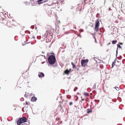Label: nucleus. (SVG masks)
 <instances>
[{
    "label": "nucleus",
    "instance_id": "nucleus-60",
    "mask_svg": "<svg viewBox=\"0 0 125 125\" xmlns=\"http://www.w3.org/2000/svg\"><path fill=\"white\" fill-rule=\"evenodd\" d=\"M102 62H103V63H105V62H103V61H102Z\"/></svg>",
    "mask_w": 125,
    "mask_h": 125
},
{
    "label": "nucleus",
    "instance_id": "nucleus-63",
    "mask_svg": "<svg viewBox=\"0 0 125 125\" xmlns=\"http://www.w3.org/2000/svg\"><path fill=\"white\" fill-rule=\"evenodd\" d=\"M35 29H37V27H35Z\"/></svg>",
    "mask_w": 125,
    "mask_h": 125
},
{
    "label": "nucleus",
    "instance_id": "nucleus-38",
    "mask_svg": "<svg viewBox=\"0 0 125 125\" xmlns=\"http://www.w3.org/2000/svg\"><path fill=\"white\" fill-rule=\"evenodd\" d=\"M117 62H118L119 63L118 64L119 65H120V63L119 62V61L117 60Z\"/></svg>",
    "mask_w": 125,
    "mask_h": 125
},
{
    "label": "nucleus",
    "instance_id": "nucleus-36",
    "mask_svg": "<svg viewBox=\"0 0 125 125\" xmlns=\"http://www.w3.org/2000/svg\"><path fill=\"white\" fill-rule=\"evenodd\" d=\"M21 33V32H20V33H21V34L22 35V36H24V35H25V34H24H24H22Z\"/></svg>",
    "mask_w": 125,
    "mask_h": 125
},
{
    "label": "nucleus",
    "instance_id": "nucleus-37",
    "mask_svg": "<svg viewBox=\"0 0 125 125\" xmlns=\"http://www.w3.org/2000/svg\"><path fill=\"white\" fill-rule=\"evenodd\" d=\"M123 43L122 42H119V44L120 45H122L123 44Z\"/></svg>",
    "mask_w": 125,
    "mask_h": 125
},
{
    "label": "nucleus",
    "instance_id": "nucleus-28",
    "mask_svg": "<svg viewBox=\"0 0 125 125\" xmlns=\"http://www.w3.org/2000/svg\"><path fill=\"white\" fill-rule=\"evenodd\" d=\"M100 14L99 13H97L96 15V17H98V16H99Z\"/></svg>",
    "mask_w": 125,
    "mask_h": 125
},
{
    "label": "nucleus",
    "instance_id": "nucleus-20",
    "mask_svg": "<svg viewBox=\"0 0 125 125\" xmlns=\"http://www.w3.org/2000/svg\"><path fill=\"white\" fill-rule=\"evenodd\" d=\"M27 32H28L29 34H30V31H28V30L25 31L24 32H25V33H26Z\"/></svg>",
    "mask_w": 125,
    "mask_h": 125
},
{
    "label": "nucleus",
    "instance_id": "nucleus-33",
    "mask_svg": "<svg viewBox=\"0 0 125 125\" xmlns=\"http://www.w3.org/2000/svg\"><path fill=\"white\" fill-rule=\"evenodd\" d=\"M47 1H48V0H45L44 1H42L43 3L44 2H47Z\"/></svg>",
    "mask_w": 125,
    "mask_h": 125
},
{
    "label": "nucleus",
    "instance_id": "nucleus-39",
    "mask_svg": "<svg viewBox=\"0 0 125 125\" xmlns=\"http://www.w3.org/2000/svg\"><path fill=\"white\" fill-rule=\"evenodd\" d=\"M22 125H28L26 123H24L23 124H22Z\"/></svg>",
    "mask_w": 125,
    "mask_h": 125
},
{
    "label": "nucleus",
    "instance_id": "nucleus-52",
    "mask_svg": "<svg viewBox=\"0 0 125 125\" xmlns=\"http://www.w3.org/2000/svg\"><path fill=\"white\" fill-rule=\"evenodd\" d=\"M24 96L25 97H26V96L27 97L26 95L25 94Z\"/></svg>",
    "mask_w": 125,
    "mask_h": 125
},
{
    "label": "nucleus",
    "instance_id": "nucleus-51",
    "mask_svg": "<svg viewBox=\"0 0 125 125\" xmlns=\"http://www.w3.org/2000/svg\"><path fill=\"white\" fill-rule=\"evenodd\" d=\"M83 29H82V31H81V32H83Z\"/></svg>",
    "mask_w": 125,
    "mask_h": 125
},
{
    "label": "nucleus",
    "instance_id": "nucleus-50",
    "mask_svg": "<svg viewBox=\"0 0 125 125\" xmlns=\"http://www.w3.org/2000/svg\"><path fill=\"white\" fill-rule=\"evenodd\" d=\"M77 70L79 71V68H78L77 69Z\"/></svg>",
    "mask_w": 125,
    "mask_h": 125
},
{
    "label": "nucleus",
    "instance_id": "nucleus-61",
    "mask_svg": "<svg viewBox=\"0 0 125 125\" xmlns=\"http://www.w3.org/2000/svg\"><path fill=\"white\" fill-rule=\"evenodd\" d=\"M79 37H81V35H80V36H79Z\"/></svg>",
    "mask_w": 125,
    "mask_h": 125
},
{
    "label": "nucleus",
    "instance_id": "nucleus-56",
    "mask_svg": "<svg viewBox=\"0 0 125 125\" xmlns=\"http://www.w3.org/2000/svg\"><path fill=\"white\" fill-rule=\"evenodd\" d=\"M42 53H44V52H42Z\"/></svg>",
    "mask_w": 125,
    "mask_h": 125
},
{
    "label": "nucleus",
    "instance_id": "nucleus-21",
    "mask_svg": "<svg viewBox=\"0 0 125 125\" xmlns=\"http://www.w3.org/2000/svg\"><path fill=\"white\" fill-rule=\"evenodd\" d=\"M38 2V3L37 4H38V5H40L41 4L43 3L42 1V2L41 1V2Z\"/></svg>",
    "mask_w": 125,
    "mask_h": 125
},
{
    "label": "nucleus",
    "instance_id": "nucleus-3",
    "mask_svg": "<svg viewBox=\"0 0 125 125\" xmlns=\"http://www.w3.org/2000/svg\"><path fill=\"white\" fill-rule=\"evenodd\" d=\"M88 61L89 60L87 59H82L81 61L82 67H85L86 66H87V64L88 62Z\"/></svg>",
    "mask_w": 125,
    "mask_h": 125
},
{
    "label": "nucleus",
    "instance_id": "nucleus-57",
    "mask_svg": "<svg viewBox=\"0 0 125 125\" xmlns=\"http://www.w3.org/2000/svg\"><path fill=\"white\" fill-rule=\"evenodd\" d=\"M80 93H77V94H79Z\"/></svg>",
    "mask_w": 125,
    "mask_h": 125
},
{
    "label": "nucleus",
    "instance_id": "nucleus-4",
    "mask_svg": "<svg viewBox=\"0 0 125 125\" xmlns=\"http://www.w3.org/2000/svg\"><path fill=\"white\" fill-rule=\"evenodd\" d=\"M99 21V19H97L95 21V30L96 31H97L98 30L100 24Z\"/></svg>",
    "mask_w": 125,
    "mask_h": 125
},
{
    "label": "nucleus",
    "instance_id": "nucleus-47",
    "mask_svg": "<svg viewBox=\"0 0 125 125\" xmlns=\"http://www.w3.org/2000/svg\"><path fill=\"white\" fill-rule=\"evenodd\" d=\"M69 71H70H70H71V68H70L69 69Z\"/></svg>",
    "mask_w": 125,
    "mask_h": 125
},
{
    "label": "nucleus",
    "instance_id": "nucleus-41",
    "mask_svg": "<svg viewBox=\"0 0 125 125\" xmlns=\"http://www.w3.org/2000/svg\"><path fill=\"white\" fill-rule=\"evenodd\" d=\"M60 106L61 107V109H62V108H63L62 107V106L60 105Z\"/></svg>",
    "mask_w": 125,
    "mask_h": 125
},
{
    "label": "nucleus",
    "instance_id": "nucleus-13",
    "mask_svg": "<svg viewBox=\"0 0 125 125\" xmlns=\"http://www.w3.org/2000/svg\"><path fill=\"white\" fill-rule=\"evenodd\" d=\"M87 110H88V111H87V113L88 114H89L90 113L92 112V110H89V109H87Z\"/></svg>",
    "mask_w": 125,
    "mask_h": 125
},
{
    "label": "nucleus",
    "instance_id": "nucleus-58",
    "mask_svg": "<svg viewBox=\"0 0 125 125\" xmlns=\"http://www.w3.org/2000/svg\"><path fill=\"white\" fill-rule=\"evenodd\" d=\"M91 34H92V35H93V34H95V33H94L93 34H92V33H91Z\"/></svg>",
    "mask_w": 125,
    "mask_h": 125
},
{
    "label": "nucleus",
    "instance_id": "nucleus-35",
    "mask_svg": "<svg viewBox=\"0 0 125 125\" xmlns=\"http://www.w3.org/2000/svg\"><path fill=\"white\" fill-rule=\"evenodd\" d=\"M122 57V56H120V57L118 58H119V59H121Z\"/></svg>",
    "mask_w": 125,
    "mask_h": 125
},
{
    "label": "nucleus",
    "instance_id": "nucleus-24",
    "mask_svg": "<svg viewBox=\"0 0 125 125\" xmlns=\"http://www.w3.org/2000/svg\"><path fill=\"white\" fill-rule=\"evenodd\" d=\"M32 38L35 39V37L34 36V35H33L32 36H31V38Z\"/></svg>",
    "mask_w": 125,
    "mask_h": 125
},
{
    "label": "nucleus",
    "instance_id": "nucleus-42",
    "mask_svg": "<svg viewBox=\"0 0 125 125\" xmlns=\"http://www.w3.org/2000/svg\"><path fill=\"white\" fill-rule=\"evenodd\" d=\"M52 42L51 43V44L50 45V46H49V48H50V47H51V44H52Z\"/></svg>",
    "mask_w": 125,
    "mask_h": 125
},
{
    "label": "nucleus",
    "instance_id": "nucleus-7",
    "mask_svg": "<svg viewBox=\"0 0 125 125\" xmlns=\"http://www.w3.org/2000/svg\"><path fill=\"white\" fill-rule=\"evenodd\" d=\"M37 100V97L35 96H33L31 97V101L34 102L36 101Z\"/></svg>",
    "mask_w": 125,
    "mask_h": 125
},
{
    "label": "nucleus",
    "instance_id": "nucleus-12",
    "mask_svg": "<svg viewBox=\"0 0 125 125\" xmlns=\"http://www.w3.org/2000/svg\"><path fill=\"white\" fill-rule=\"evenodd\" d=\"M71 64L73 66V68H75L76 67V65L74 64V63L73 62H71Z\"/></svg>",
    "mask_w": 125,
    "mask_h": 125
},
{
    "label": "nucleus",
    "instance_id": "nucleus-8",
    "mask_svg": "<svg viewBox=\"0 0 125 125\" xmlns=\"http://www.w3.org/2000/svg\"><path fill=\"white\" fill-rule=\"evenodd\" d=\"M64 73L65 74L68 75L69 73H70V71H69L68 69L66 70L64 72Z\"/></svg>",
    "mask_w": 125,
    "mask_h": 125
},
{
    "label": "nucleus",
    "instance_id": "nucleus-49",
    "mask_svg": "<svg viewBox=\"0 0 125 125\" xmlns=\"http://www.w3.org/2000/svg\"><path fill=\"white\" fill-rule=\"evenodd\" d=\"M64 111V110L63 109H62V112H63Z\"/></svg>",
    "mask_w": 125,
    "mask_h": 125
},
{
    "label": "nucleus",
    "instance_id": "nucleus-53",
    "mask_svg": "<svg viewBox=\"0 0 125 125\" xmlns=\"http://www.w3.org/2000/svg\"><path fill=\"white\" fill-rule=\"evenodd\" d=\"M94 39H95V42H96V40L95 38H94Z\"/></svg>",
    "mask_w": 125,
    "mask_h": 125
},
{
    "label": "nucleus",
    "instance_id": "nucleus-34",
    "mask_svg": "<svg viewBox=\"0 0 125 125\" xmlns=\"http://www.w3.org/2000/svg\"><path fill=\"white\" fill-rule=\"evenodd\" d=\"M75 96H76L77 98V99H76L75 100V101H76L77 100L78 98V96H77L76 95Z\"/></svg>",
    "mask_w": 125,
    "mask_h": 125
},
{
    "label": "nucleus",
    "instance_id": "nucleus-15",
    "mask_svg": "<svg viewBox=\"0 0 125 125\" xmlns=\"http://www.w3.org/2000/svg\"><path fill=\"white\" fill-rule=\"evenodd\" d=\"M100 67L101 69H103L104 68V66L102 64H100Z\"/></svg>",
    "mask_w": 125,
    "mask_h": 125
},
{
    "label": "nucleus",
    "instance_id": "nucleus-45",
    "mask_svg": "<svg viewBox=\"0 0 125 125\" xmlns=\"http://www.w3.org/2000/svg\"><path fill=\"white\" fill-rule=\"evenodd\" d=\"M84 99H83V98L82 99V101H84Z\"/></svg>",
    "mask_w": 125,
    "mask_h": 125
},
{
    "label": "nucleus",
    "instance_id": "nucleus-46",
    "mask_svg": "<svg viewBox=\"0 0 125 125\" xmlns=\"http://www.w3.org/2000/svg\"><path fill=\"white\" fill-rule=\"evenodd\" d=\"M109 10H112L110 9V8H109Z\"/></svg>",
    "mask_w": 125,
    "mask_h": 125
},
{
    "label": "nucleus",
    "instance_id": "nucleus-64",
    "mask_svg": "<svg viewBox=\"0 0 125 125\" xmlns=\"http://www.w3.org/2000/svg\"><path fill=\"white\" fill-rule=\"evenodd\" d=\"M22 45L23 46H24V44H22Z\"/></svg>",
    "mask_w": 125,
    "mask_h": 125
},
{
    "label": "nucleus",
    "instance_id": "nucleus-16",
    "mask_svg": "<svg viewBox=\"0 0 125 125\" xmlns=\"http://www.w3.org/2000/svg\"><path fill=\"white\" fill-rule=\"evenodd\" d=\"M94 101L95 102H96L97 103V104H98L100 101V100H96L95 99L94 100Z\"/></svg>",
    "mask_w": 125,
    "mask_h": 125
},
{
    "label": "nucleus",
    "instance_id": "nucleus-1",
    "mask_svg": "<svg viewBox=\"0 0 125 125\" xmlns=\"http://www.w3.org/2000/svg\"><path fill=\"white\" fill-rule=\"evenodd\" d=\"M54 54V53H47V56L48 57V59L47 62L49 64L52 65L51 66L53 67H56L58 66L57 62L56 61L55 57V55L50 54Z\"/></svg>",
    "mask_w": 125,
    "mask_h": 125
},
{
    "label": "nucleus",
    "instance_id": "nucleus-48",
    "mask_svg": "<svg viewBox=\"0 0 125 125\" xmlns=\"http://www.w3.org/2000/svg\"><path fill=\"white\" fill-rule=\"evenodd\" d=\"M112 101H113V102H116V101H114L113 100V99H112Z\"/></svg>",
    "mask_w": 125,
    "mask_h": 125
},
{
    "label": "nucleus",
    "instance_id": "nucleus-62",
    "mask_svg": "<svg viewBox=\"0 0 125 125\" xmlns=\"http://www.w3.org/2000/svg\"><path fill=\"white\" fill-rule=\"evenodd\" d=\"M110 43H108V45H109V44H110Z\"/></svg>",
    "mask_w": 125,
    "mask_h": 125
},
{
    "label": "nucleus",
    "instance_id": "nucleus-23",
    "mask_svg": "<svg viewBox=\"0 0 125 125\" xmlns=\"http://www.w3.org/2000/svg\"><path fill=\"white\" fill-rule=\"evenodd\" d=\"M118 100L119 101V102H121V99L120 97L118 98Z\"/></svg>",
    "mask_w": 125,
    "mask_h": 125
},
{
    "label": "nucleus",
    "instance_id": "nucleus-55",
    "mask_svg": "<svg viewBox=\"0 0 125 125\" xmlns=\"http://www.w3.org/2000/svg\"><path fill=\"white\" fill-rule=\"evenodd\" d=\"M30 42H29L28 43H30Z\"/></svg>",
    "mask_w": 125,
    "mask_h": 125
},
{
    "label": "nucleus",
    "instance_id": "nucleus-2",
    "mask_svg": "<svg viewBox=\"0 0 125 125\" xmlns=\"http://www.w3.org/2000/svg\"><path fill=\"white\" fill-rule=\"evenodd\" d=\"M27 120L26 118L22 117L20 118L17 122V124L18 125H20L22 123L26 122Z\"/></svg>",
    "mask_w": 125,
    "mask_h": 125
},
{
    "label": "nucleus",
    "instance_id": "nucleus-40",
    "mask_svg": "<svg viewBox=\"0 0 125 125\" xmlns=\"http://www.w3.org/2000/svg\"><path fill=\"white\" fill-rule=\"evenodd\" d=\"M26 104H27H27H28V102L27 101H26Z\"/></svg>",
    "mask_w": 125,
    "mask_h": 125
},
{
    "label": "nucleus",
    "instance_id": "nucleus-14",
    "mask_svg": "<svg viewBox=\"0 0 125 125\" xmlns=\"http://www.w3.org/2000/svg\"><path fill=\"white\" fill-rule=\"evenodd\" d=\"M117 41V40H113L112 41V43L113 44H115Z\"/></svg>",
    "mask_w": 125,
    "mask_h": 125
},
{
    "label": "nucleus",
    "instance_id": "nucleus-43",
    "mask_svg": "<svg viewBox=\"0 0 125 125\" xmlns=\"http://www.w3.org/2000/svg\"><path fill=\"white\" fill-rule=\"evenodd\" d=\"M45 62H42L41 63L42 64H43Z\"/></svg>",
    "mask_w": 125,
    "mask_h": 125
},
{
    "label": "nucleus",
    "instance_id": "nucleus-19",
    "mask_svg": "<svg viewBox=\"0 0 125 125\" xmlns=\"http://www.w3.org/2000/svg\"><path fill=\"white\" fill-rule=\"evenodd\" d=\"M41 38V36H37V38L38 39H40Z\"/></svg>",
    "mask_w": 125,
    "mask_h": 125
},
{
    "label": "nucleus",
    "instance_id": "nucleus-32",
    "mask_svg": "<svg viewBox=\"0 0 125 125\" xmlns=\"http://www.w3.org/2000/svg\"><path fill=\"white\" fill-rule=\"evenodd\" d=\"M71 97L70 96H67V98L68 99H70L71 98Z\"/></svg>",
    "mask_w": 125,
    "mask_h": 125
},
{
    "label": "nucleus",
    "instance_id": "nucleus-18",
    "mask_svg": "<svg viewBox=\"0 0 125 125\" xmlns=\"http://www.w3.org/2000/svg\"><path fill=\"white\" fill-rule=\"evenodd\" d=\"M78 88L77 87H76L73 90V91H75L76 90L78 89Z\"/></svg>",
    "mask_w": 125,
    "mask_h": 125
},
{
    "label": "nucleus",
    "instance_id": "nucleus-22",
    "mask_svg": "<svg viewBox=\"0 0 125 125\" xmlns=\"http://www.w3.org/2000/svg\"><path fill=\"white\" fill-rule=\"evenodd\" d=\"M41 56H44V58L46 59V62H47V61L48 60H47V58H46V57H45V55H41Z\"/></svg>",
    "mask_w": 125,
    "mask_h": 125
},
{
    "label": "nucleus",
    "instance_id": "nucleus-44",
    "mask_svg": "<svg viewBox=\"0 0 125 125\" xmlns=\"http://www.w3.org/2000/svg\"><path fill=\"white\" fill-rule=\"evenodd\" d=\"M87 0H84V3H85V1H86Z\"/></svg>",
    "mask_w": 125,
    "mask_h": 125
},
{
    "label": "nucleus",
    "instance_id": "nucleus-25",
    "mask_svg": "<svg viewBox=\"0 0 125 125\" xmlns=\"http://www.w3.org/2000/svg\"><path fill=\"white\" fill-rule=\"evenodd\" d=\"M47 34L46 33H45L44 35V36H43V37H44V38H45V37H47V35H46Z\"/></svg>",
    "mask_w": 125,
    "mask_h": 125
},
{
    "label": "nucleus",
    "instance_id": "nucleus-31",
    "mask_svg": "<svg viewBox=\"0 0 125 125\" xmlns=\"http://www.w3.org/2000/svg\"><path fill=\"white\" fill-rule=\"evenodd\" d=\"M73 103L72 102H70L69 103V105H71Z\"/></svg>",
    "mask_w": 125,
    "mask_h": 125
},
{
    "label": "nucleus",
    "instance_id": "nucleus-27",
    "mask_svg": "<svg viewBox=\"0 0 125 125\" xmlns=\"http://www.w3.org/2000/svg\"><path fill=\"white\" fill-rule=\"evenodd\" d=\"M24 100V98H22L20 99V100L21 101H23Z\"/></svg>",
    "mask_w": 125,
    "mask_h": 125
},
{
    "label": "nucleus",
    "instance_id": "nucleus-30",
    "mask_svg": "<svg viewBox=\"0 0 125 125\" xmlns=\"http://www.w3.org/2000/svg\"><path fill=\"white\" fill-rule=\"evenodd\" d=\"M43 0H38L37 2H40L41 1Z\"/></svg>",
    "mask_w": 125,
    "mask_h": 125
},
{
    "label": "nucleus",
    "instance_id": "nucleus-9",
    "mask_svg": "<svg viewBox=\"0 0 125 125\" xmlns=\"http://www.w3.org/2000/svg\"><path fill=\"white\" fill-rule=\"evenodd\" d=\"M117 58H117L116 57V58L115 59L114 61V62H113L112 63V64L111 68H113L114 67V65H115V63H116V60Z\"/></svg>",
    "mask_w": 125,
    "mask_h": 125
},
{
    "label": "nucleus",
    "instance_id": "nucleus-26",
    "mask_svg": "<svg viewBox=\"0 0 125 125\" xmlns=\"http://www.w3.org/2000/svg\"><path fill=\"white\" fill-rule=\"evenodd\" d=\"M89 25L91 26V27H93L94 26V25L92 23L90 24V25Z\"/></svg>",
    "mask_w": 125,
    "mask_h": 125
},
{
    "label": "nucleus",
    "instance_id": "nucleus-59",
    "mask_svg": "<svg viewBox=\"0 0 125 125\" xmlns=\"http://www.w3.org/2000/svg\"><path fill=\"white\" fill-rule=\"evenodd\" d=\"M88 103H87V106H88Z\"/></svg>",
    "mask_w": 125,
    "mask_h": 125
},
{
    "label": "nucleus",
    "instance_id": "nucleus-29",
    "mask_svg": "<svg viewBox=\"0 0 125 125\" xmlns=\"http://www.w3.org/2000/svg\"><path fill=\"white\" fill-rule=\"evenodd\" d=\"M34 25H32L31 26V28L32 29H34Z\"/></svg>",
    "mask_w": 125,
    "mask_h": 125
},
{
    "label": "nucleus",
    "instance_id": "nucleus-5",
    "mask_svg": "<svg viewBox=\"0 0 125 125\" xmlns=\"http://www.w3.org/2000/svg\"><path fill=\"white\" fill-rule=\"evenodd\" d=\"M38 76L39 78L43 77L44 76V74L42 72H39Z\"/></svg>",
    "mask_w": 125,
    "mask_h": 125
},
{
    "label": "nucleus",
    "instance_id": "nucleus-54",
    "mask_svg": "<svg viewBox=\"0 0 125 125\" xmlns=\"http://www.w3.org/2000/svg\"><path fill=\"white\" fill-rule=\"evenodd\" d=\"M32 94H30L31 95V96H32Z\"/></svg>",
    "mask_w": 125,
    "mask_h": 125
},
{
    "label": "nucleus",
    "instance_id": "nucleus-17",
    "mask_svg": "<svg viewBox=\"0 0 125 125\" xmlns=\"http://www.w3.org/2000/svg\"><path fill=\"white\" fill-rule=\"evenodd\" d=\"M114 88L117 91H118L119 90V87H114Z\"/></svg>",
    "mask_w": 125,
    "mask_h": 125
},
{
    "label": "nucleus",
    "instance_id": "nucleus-6",
    "mask_svg": "<svg viewBox=\"0 0 125 125\" xmlns=\"http://www.w3.org/2000/svg\"><path fill=\"white\" fill-rule=\"evenodd\" d=\"M117 48L116 49V58L117 57V53H118V48H121V46L119 44H117Z\"/></svg>",
    "mask_w": 125,
    "mask_h": 125
},
{
    "label": "nucleus",
    "instance_id": "nucleus-10",
    "mask_svg": "<svg viewBox=\"0 0 125 125\" xmlns=\"http://www.w3.org/2000/svg\"><path fill=\"white\" fill-rule=\"evenodd\" d=\"M99 31L100 32L103 33L104 32L105 30L104 28L102 27L100 29Z\"/></svg>",
    "mask_w": 125,
    "mask_h": 125
},
{
    "label": "nucleus",
    "instance_id": "nucleus-11",
    "mask_svg": "<svg viewBox=\"0 0 125 125\" xmlns=\"http://www.w3.org/2000/svg\"><path fill=\"white\" fill-rule=\"evenodd\" d=\"M83 95H84L86 97L89 96V95L88 94V93L84 92Z\"/></svg>",
    "mask_w": 125,
    "mask_h": 125
}]
</instances>
